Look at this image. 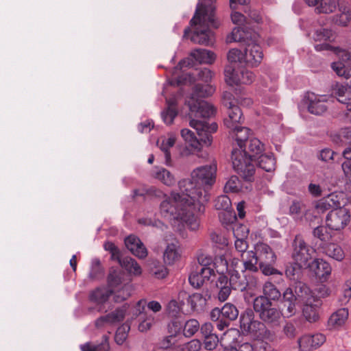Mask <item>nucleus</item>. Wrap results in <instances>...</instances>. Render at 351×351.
<instances>
[{
    "label": "nucleus",
    "instance_id": "obj_1",
    "mask_svg": "<svg viewBox=\"0 0 351 351\" xmlns=\"http://www.w3.org/2000/svg\"><path fill=\"white\" fill-rule=\"evenodd\" d=\"M216 169L215 165L197 167L191 172V180L184 179L178 182L181 195L191 198L199 211L203 210L204 204L208 201L206 187L215 182Z\"/></svg>",
    "mask_w": 351,
    "mask_h": 351
},
{
    "label": "nucleus",
    "instance_id": "obj_2",
    "mask_svg": "<svg viewBox=\"0 0 351 351\" xmlns=\"http://www.w3.org/2000/svg\"><path fill=\"white\" fill-rule=\"evenodd\" d=\"M195 208L194 202L191 198L172 192L170 197L164 200L160 206L161 215L169 221H180L185 223L191 230L199 228V221L194 215V212L203 213Z\"/></svg>",
    "mask_w": 351,
    "mask_h": 351
},
{
    "label": "nucleus",
    "instance_id": "obj_3",
    "mask_svg": "<svg viewBox=\"0 0 351 351\" xmlns=\"http://www.w3.org/2000/svg\"><path fill=\"white\" fill-rule=\"evenodd\" d=\"M217 0H199L197 5L194 16L191 20V25H199L191 40L197 44L204 45H213L214 43V34L206 27L218 28L220 22L215 15V6L213 3Z\"/></svg>",
    "mask_w": 351,
    "mask_h": 351
},
{
    "label": "nucleus",
    "instance_id": "obj_4",
    "mask_svg": "<svg viewBox=\"0 0 351 351\" xmlns=\"http://www.w3.org/2000/svg\"><path fill=\"white\" fill-rule=\"evenodd\" d=\"M232 162L234 171L245 181L251 182L254 180L255 167L252 162V157L247 154L243 149H234L232 152Z\"/></svg>",
    "mask_w": 351,
    "mask_h": 351
},
{
    "label": "nucleus",
    "instance_id": "obj_5",
    "mask_svg": "<svg viewBox=\"0 0 351 351\" xmlns=\"http://www.w3.org/2000/svg\"><path fill=\"white\" fill-rule=\"evenodd\" d=\"M225 80L230 86L239 84H250L255 79V75L250 70L241 69L237 70L233 65H228L224 71Z\"/></svg>",
    "mask_w": 351,
    "mask_h": 351
},
{
    "label": "nucleus",
    "instance_id": "obj_6",
    "mask_svg": "<svg viewBox=\"0 0 351 351\" xmlns=\"http://www.w3.org/2000/svg\"><path fill=\"white\" fill-rule=\"evenodd\" d=\"M189 108V117L190 120L197 118H209L215 112L213 105L202 99H195L194 96L187 100Z\"/></svg>",
    "mask_w": 351,
    "mask_h": 351
},
{
    "label": "nucleus",
    "instance_id": "obj_7",
    "mask_svg": "<svg viewBox=\"0 0 351 351\" xmlns=\"http://www.w3.org/2000/svg\"><path fill=\"white\" fill-rule=\"evenodd\" d=\"M350 220V214L348 208L340 207L331 210L326 217V224L333 230L344 228Z\"/></svg>",
    "mask_w": 351,
    "mask_h": 351
},
{
    "label": "nucleus",
    "instance_id": "obj_8",
    "mask_svg": "<svg viewBox=\"0 0 351 351\" xmlns=\"http://www.w3.org/2000/svg\"><path fill=\"white\" fill-rule=\"evenodd\" d=\"M189 125L194 128L199 136L200 149L202 145L210 146L213 142L212 132H215L217 130V124L212 123L208 124L205 121H199L197 119H191L189 121Z\"/></svg>",
    "mask_w": 351,
    "mask_h": 351
},
{
    "label": "nucleus",
    "instance_id": "obj_9",
    "mask_svg": "<svg viewBox=\"0 0 351 351\" xmlns=\"http://www.w3.org/2000/svg\"><path fill=\"white\" fill-rule=\"evenodd\" d=\"M240 328L244 335H251L254 337L259 336L260 332L264 330V323L254 319V315L252 310L245 311L240 317Z\"/></svg>",
    "mask_w": 351,
    "mask_h": 351
},
{
    "label": "nucleus",
    "instance_id": "obj_10",
    "mask_svg": "<svg viewBox=\"0 0 351 351\" xmlns=\"http://www.w3.org/2000/svg\"><path fill=\"white\" fill-rule=\"evenodd\" d=\"M293 252L292 257L295 262L302 266H307L310 264L308 261L311 259L313 249L310 248L301 236L297 235L293 243Z\"/></svg>",
    "mask_w": 351,
    "mask_h": 351
},
{
    "label": "nucleus",
    "instance_id": "obj_11",
    "mask_svg": "<svg viewBox=\"0 0 351 351\" xmlns=\"http://www.w3.org/2000/svg\"><path fill=\"white\" fill-rule=\"evenodd\" d=\"M326 341V337L321 333L305 335L298 340L300 351H310L320 347Z\"/></svg>",
    "mask_w": 351,
    "mask_h": 351
},
{
    "label": "nucleus",
    "instance_id": "obj_12",
    "mask_svg": "<svg viewBox=\"0 0 351 351\" xmlns=\"http://www.w3.org/2000/svg\"><path fill=\"white\" fill-rule=\"evenodd\" d=\"M245 272V271H242V274H240L234 269L230 270V277L228 282L234 289L243 291L247 286L254 284L253 276H247Z\"/></svg>",
    "mask_w": 351,
    "mask_h": 351
},
{
    "label": "nucleus",
    "instance_id": "obj_13",
    "mask_svg": "<svg viewBox=\"0 0 351 351\" xmlns=\"http://www.w3.org/2000/svg\"><path fill=\"white\" fill-rule=\"evenodd\" d=\"M214 275V270L209 267H196L189 278L190 284L195 288L200 287Z\"/></svg>",
    "mask_w": 351,
    "mask_h": 351
},
{
    "label": "nucleus",
    "instance_id": "obj_14",
    "mask_svg": "<svg viewBox=\"0 0 351 351\" xmlns=\"http://www.w3.org/2000/svg\"><path fill=\"white\" fill-rule=\"evenodd\" d=\"M321 282H326L331 274L332 268L328 263L322 258H316L308 266Z\"/></svg>",
    "mask_w": 351,
    "mask_h": 351
},
{
    "label": "nucleus",
    "instance_id": "obj_15",
    "mask_svg": "<svg viewBox=\"0 0 351 351\" xmlns=\"http://www.w3.org/2000/svg\"><path fill=\"white\" fill-rule=\"evenodd\" d=\"M224 104L228 107V117L224 120V124L228 128L236 127L239 125L243 120V114L237 106L232 101L225 100Z\"/></svg>",
    "mask_w": 351,
    "mask_h": 351
},
{
    "label": "nucleus",
    "instance_id": "obj_16",
    "mask_svg": "<svg viewBox=\"0 0 351 351\" xmlns=\"http://www.w3.org/2000/svg\"><path fill=\"white\" fill-rule=\"evenodd\" d=\"M342 195L332 193L319 199L315 206L318 212L324 213L329 209H336L341 206Z\"/></svg>",
    "mask_w": 351,
    "mask_h": 351
},
{
    "label": "nucleus",
    "instance_id": "obj_17",
    "mask_svg": "<svg viewBox=\"0 0 351 351\" xmlns=\"http://www.w3.org/2000/svg\"><path fill=\"white\" fill-rule=\"evenodd\" d=\"M263 58V51L256 43H249L245 51V63L252 66L258 65Z\"/></svg>",
    "mask_w": 351,
    "mask_h": 351
},
{
    "label": "nucleus",
    "instance_id": "obj_18",
    "mask_svg": "<svg viewBox=\"0 0 351 351\" xmlns=\"http://www.w3.org/2000/svg\"><path fill=\"white\" fill-rule=\"evenodd\" d=\"M125 315V308L123 306L106 315L101 316L96 319L95 326L97 328H102L108 325L114 324L122 321Z\"/></svg>",
    "mask_w": 351,
    "mask_h": 351
},
{
    "label": "nucleus",
    "instance_id": "obj_19",
    "mask_svg": "<svg viewBox=\"0 0 351 351\" xmlns=\"http://www.w3.org/2000/svg\"><path fill=\"white\" fill-rule=\"evenodd\" d=\"M309 289L305 285L300 284L295 288V294L292 289L287 288L282 293L283 302L298 303V301H303L306 299V295H308Z\"/></svg>",
    "mask_w": 351,
    "mask_h": 351
},
{
    "label": "nucleus",
    "instance_id": "obj_20",
    "mask_svg": "<svg viewBox=\"0 0 351 351\" xmlns=\"http://www.w3.org/2000/svg\"><path fill=\"white\" fill-rule=\"evenodd\" d=\"M308 100L309 101L308 109L311 114L319 115L326 111L328 101L326 96L315 95L311 93L308 95Z\"/></svg>",
    "mask_w": 351,
    "mask_h": 351
},
{
    "label": "nucleus",
    "instance_id": "obj_21",
    "mask_svg": "<svg viewBox=\"0 0 351 351\" xmlns=\"http://www.w3.org/2000/svg\"><path fill=\"white\" fill-rule=\"evenodd\" d=\"M306 3L315 8L317 14H330L335 11L338 0H305Z\"/></svg>",
    "mask_w": 351,
    "mask_h": 351
},
{
    "label": "nucleus",
    "instance_id": "obj_22",
    "mask_svg": "<svg viewBox=\"0 0 351 351\" xmlns=\"http://www.w3.org/2000/svg\"><path fill=\"white\" fill-rule=\"evenodd\" d=\"M126 247L139 258H145L147 256V250L141 240L133 235L128 237L125 239Z\"/></svg>",
    "mask_w": 351,
    "mask_h": 351
},
{
    "label": "nucleus",
    "instance_id": "obj_23",
    "mask_svg": "<svg viewBox=\"0 0 351 351\" xmlns=\"http://www.w3.org/2000/svg\"><path fill=\"white\" fill-rule=\"evenodd\" d=\"M256 254L259 263H275L276 256L271 248L265 243H258L256 246Z\"/></svg>",
    "mask_w": 351,
    "mask_h": 351
},
{
    "label": "nucleus",
    "instance_id": "obj_24",
    "mask_svg": "<svg viewBox=\"0 0 351 351\" xmlns=\"http://www.w3.org/2000/svg\"><path fill=\"white\" fill-rule=\"evenodd\" d=\"M152 176L168 186H171L176 183L174 176L163 167H154L152 172Z\"/></svg>",
    "mask_w": 351,
    "mask_h": 351
},
{
    "label": "nucleus",
    "instance_id": "obj_25",
    "mask_svg": "<svg viewBox=\"0 0 351 351\" xmlns=\"http://www.w3.org/2000/svg\"><path fill=\"white\" fill-rule=\"evenodd\" d=\"M312 297L308 292V295H306V299L303 300L305 302L302 313L306 320L308 322H315L319 319V315L317 313V306L311 304Z\"/></svg>",
    "mask_w": 351,
    "mask_h": 351
},
{
    "label": "nucleus",
    "instance_id": "obj_26",
    "mask_svg": "<svg viewBox=\"0 0 351 351\" xmlns=\"http://www.w3.org/2000/svg\"><path fill=\"white\" fill-rule=\"evenodd\" d=\"M175 143L176 137L173 134H170L168 137H161L157 142L160 149L164 152L166 165L170 166L171 165V157L169 149L173 147Z\"/></svg>",
    "mask_w": 351,
    "mask_h": 351
},
{
    "label": "nucleus",
    "instance_id": "obj_27",
    "mask_svg": "<svg viewBox=\"0 0 351 351\" xmlns=\"http://www.w3.org/2000/svg\"><path fill=\"white\" fill-rule=\"evenodd\" d=\"M245 184H242L237 176H231L226 182L224 190L226 193H237L239 191L246 192L252 189L250 182H247Z\"/></svg>",
    "mask_w": 351,
    "mask_h": 351
},
{
    "label": "nucleus",
    "instance_id": "obj_28",
    "mask_svg": "<svg viewBox=\"0 0 351 351\" xmlns=\"http://www.w3.org/2000/svg\"><path fill=\"white\" fill-rule=\"evenodd\" d=\"M181 257L178 246L175 243L167 245L163 252V261L166 265H172L178 262Z\"/></svg>",
    "mask_w": 351,
    "mask_h": 351
},
{
    "label": "nucleus",
    "instance_id": "obj_29",
    "mask_svg": "<svg viewBox=\"0 0 351 351\" xmlns=\"http://www.w3.org/2000/svg\"><path fill=\"white\" fill-rule=\"evenodd\" d=\"M230 134L234 138L238 146L239 149H242L244 145V142L248 138L250 130L247 128L241 127L239 125L236 127L230 128Z\"/></svg>",
    "mask_w": 351,
    "mask_h": 351
},
{
    "label": "nucleus",
    "instance_id": "obj_30",
    "mask_svg": "<svg viewBox=\"0 0 351 351\" xmlns=\"http://www.w3.org/2000/svg\"><path fill=\"white\" fill-rule=\"evenodd\" d=\"M282 315V312L272 305L259 318L266 324L278 325Z\"/></svg>",
    "mask_w": 351,
    "mask_h": 351
},
{
    "label": "nucleus",
    "instance_id": "obj_31",
    "mask_svg": "<svg viewBox=\"0 0 351 351\" xmlns=\"http://www.w3.org/2000/svg\"><path fill=\"white\" fill-rule=\"evenodd\" d=\"M243 263L245 271H250L256 272L258 271L257 263L258 261L256 252L254 251H247L246 253L241 254Z\"/></svg>",
    "mask_w": 351,
    "mask_h": 351
},
{
    "label": "nucleus",
    "instance_id": "obj_32",
    "mask_svg": "<svg viewBox=\"0 0 351 351\" xmlns=\"http://www.w3.org/2000/svg\"><path fill=\"white\" fill-rule=\"evenodd\" d=\"M228 278L226 276L220 275L219 276L216 286L219 289L218 298L221 302L226 300L231 293V288L228 285Z\"/></svg>",
    "mask_w": 351,
    "mask_h": 351
},
{
    "label": "nucleus",
    "instance_id": "obj_33",
    "mask_svg": "<svg viewBox=\"0 0 351 351\" xmlns=\"http://www.w3.org/2000/svg\"><path fill=\"white\" fill-rule=\"evenodd\" d=\"M191 56L201 64H212L215 60V56L213 52L203 49H197L193 51L191 53Z\"/></svg>",
    "mask_w": 351,
    "mask_h": 351
},
{
    "label": "nucleus",
    "instance_id": "obj_34",
    "mask_svg": "<svg viewBox=\"0 0 351 351\" xmlns=\"http://www.w3.org/2000/svg\"><path fill=\"white\" fill-rule=\"evenodd\" d=\"M243 232V237H246L247 235L248 231L245 226H240L237 227L236 229L233 230L234 237H236V240L234 242V246L237 251L241 254L246 253L247 251V249L248 247V245L247 241L243 238H239V231Z\"/></svg>",
    "mask_w": 351,
    "mask_h": 351
},
{
    "label": "nucleus",
    "instance_id": "obj_35",
    "mask_svg": "<svg viewBox=\"0 0 351 351\" xmlns=\"http://www.w3.org/2000/svg\"><path fill=\"white\" fill-rule=\"evenodd\" d=\"M119 263L123 268L127 270L132 275L140 276L142 273L141 266L134 259L130 257L119 259Z\"/></svg>",
    "mask_w": 351,
    "mask_h": 351
},
{
    "label": "nucleus",
    "instance_id": "obj_36",
    "mask_svg": "<svg viewBox=\"0 0 351 351\" xmlns=\"http://www.w3.org/2000/svg\"><path fill=\"white\" fill-rule=\"evenodd\" d=\"M348 317V310L346 308H342L337 310L332 314L328 323L333 327H339L342 326Z\"/></svg>",
    "mask_w": 351,
    "mask_h": 351
},
{
    "label": "nucleus",
    "instance_id": "obj_37",
    "mask_svg": "<svg viewBox=\"0 0 351 351\" xmlns=\"http://www.w3.org/2000/svg\"><path fill=\"white\" fill-rule=\"evenodd\" d=\"M272 305L271 300L265 296H257L253 301L254 310L258 315V317H260Z\"/></svg>",
    "mask_w": 351,
    "mask_h": 351
},
{
    "label": "nucleus",
    "instance_id": "obj_38",
    "mask_svg": "<svg viewBox=\"0 0 351 351\" xmlns=\"http://www.w3.org/2000/svg\"><path fill=\"white\" fill-rule=\"evenodd\" d=\"M181 136L194 152H200V143L192 131L187 128L182 129L181 130Z\"/></svg>",
    "mask_w": 351,
    "mask_h": 351
},
{
    "label": "nucleus",
    "instance_id": "obj_39",
    "mask_svg": "<svg viewBox=\"0 0 351 351\" xmlns=\"http://www.w3.org/2000/svg\"><path fill=\"white\" fill-rule=\"evenodd\" d=\"M177 114L175 101L173 99L168 100L167 109L161 113L164 122L167 125L171 124Z\"/></svg>",
    "mask_w": 351,
    "mask_h": 351
},
{
    "label": "nucleus",
    "instance_id": "obj_40",
    "mask_svg": "<svg viewBox=\"0 0 351 351\" xmlns=\"http://www.w3.org/2000/svg\"><path fill=\"white\" fill-rule=\"evenodd\" d=\"M263 295L269 300H278L281 296L280 291L269 281L265 282L263 287Z\"/></svg>",
    "mask_w": 351,
    "mask_h": 351
},
{
    "label": "nucleus",
    "instance_id": "obj_41",
    "mask_svg": "<svg viewBox=\"0 0 351 351\" xmlns=\"http://www.w3.org/2000/svg\"><path fill=\"white\" fill-rule=\"evenodd\" d=\"M111 294H112L111 290L106 288H97L90 293V298L92 301L101 304L105 302Z\"/></svg>",
    "mask_w": 351,
    "mask_h": 351
},
{
    "label": "nucleus",
    "instance_id": "obj_42",
    "mask_svg": "<svg viewBox=\"0 0 351 351\" xmlns=\"http://www.w3.org/2000/svg\"><path fill=\"white\" fill-rule=\"evenodd\" d=\"M214 91L215 88L212 86L208 84L204 86L197 84L195 86L193 92L190 97H193L194 96L195 99H200L199 98L211 95Z\"/></svg>",
    "mask_w": 351,
    "mask_h": 351
},
{
    "label": "nucleus",
    "instance_id": "obj_43",
    "mask_svg": "<svg viewBox=\"0 0 351 351\" xmlns=\"http://www.w3.org/2000/svg\"><path fill=\"white\" fill-rule=\"evenodd\" d=\"M340 13L335 16V23L341 26H347L351 23V10L347 6L339 8Z\"/></svg>",
    "mask_w": 351,
    "mask_h": 351
},
{
    "label": "nucleus",
    "instance_id": "obj_44",
    "mask_svg": "<svg viewBox=\"0 0 351 351\" xmlns=\"http://www.w3.org/2000/svg\"><path fill=\"white\" fill-rule=\"evenodd\" d=\"M108 341V337L104 335V340L100 344L94 345L90 343H87L81 346V350L82 351H109L110 347Z\"/></svg>",
    "mask_w": 351,
    "mask_h": 351
},
{
    "label": "nucleus",
    "instance_id": "obj_45",
    "mask_svg": "<svg viewBox=\"0 0 351 351\" xmlns=\"http://www.w3.org/2000/svg\"><path fill=\"white\" fill-rule=\"evenodd\" d=\"M325 252L328 256L339 261H342L345 256L341 247L334 243L328 244L325 249Z\"/></svg>",
    "mask_w": 351,
    "mask_h": 351
},
{
    "label": "nucleus",
    "instance_id": "obj_46",
    "mask_svg": "<svg viewBox=\"0 0 351 351\" xmlns=\"http://www.w3.org/2000/svg\"><path fill=\"white\" fill-rule=\"evenodd\" d=\"M150 271L151 274L158 279L165 278L169 273L167 267L156 261H152Z\"/></svg>",
    "mask_w": 351,
    "mask_h": 351
},
{
    "label": "nucleus",
    "instance_id": "obj_47",
    "mask_svg": "<svg viewBox=\"0 0 351 351\" xmlns=\"http://www.w3.org/2000/svg\"><path fill=\"white\" fill-rule=\"evenodd\" d=\"M331 67L339 76L351 80V66H346L343 62H336L331 64Z\"/></svg>",
    "mask_w": 351,
    "mask_h": 351
},
{
    "label": "nucleus",
    "instance_id": "obj_48",
    "mask_svg": "<svg viewBox=\"0 0 351 351\" xmlns=\"http://www.w3.org/2000/svg\"><path fill=\"white\" fill-rule=\"evenodd\" d=\"M131 285H124L120 289L112 291L114 294V300L116 302H121L128 299L131 295Z\"/></svg>",
    "mask_w": 351,
    "mask_h": 351
},
{
    "label": "nucleus",
    "instance_id": "obj_49",
    "mask_svg": "<svg viewBox=\"0 0 351 351\" xmlns=\"http://www.w3.org/2000/svg\"><path fill=\"white\" fill-rule=\"evenodd\" d=\"M199 330V323L195 319L186 321L183 328V334L186 337L193 336Z\"/></svg>",
    "mask_w": 351,
    "mask_h": 351
},
{
    "label": "nucleus",
    "instance_id": "obj_50",
    "mask_svg": "<svg viewBox=\"0 0 351 351\" xmlns=\"http://www.w3.org/2000/svg\"><path fill=\"white\" fill-rule=\"evenodd\" d=\"M221 316L229 320H234L239 315V311L237 307L230 303H226L221 308Z\"/></svg>",
    "mask_w": 351,
    "mask_h": 351
},
{
    "label": "nucleus",
    "instance_id": "obj_51",
    "mask_svg": "<svg viewBox=\"0 0 351 351\" xmlns=\"http://www.w3.org/2000/svg\"><path fill=\"white\" fill-rule=\"evenodd\" d=\"M258 164L260 168L268 172L275 169V160L271 156L261 155L258 158Z\"/></svg>",
    "mask_w": 351,
    "mask_h": 351
},
{
    "label": "nucleus",
    "instance_id": "obj_52",
    "mask_svg": "<svg viewBox=\"0 0 351 351\" xmlns=\"http://www.w3.org/2000/svg\"><path fill=\"white\" fill-rule=\"evenodd\" d=\"M214 264L217 271L219 274V276L223 275L224 272H229L230 270H231L229 269L226 254L216 256L214 261Z\"/></svg>",
    "mask_w": 351,
    "mask_h": 351
},
{
    "label": "nucleus",
    "instance_id": "obj_53",
    "mask_svg": "<svg viewBox=\"0 0 351 351\" xmlns=\"http://www.w3.org/2000/svg\"><path fill=\"white\" fill-rule=\"evenodd\" d=\"M313 38L316 41L326 42L334 40V34L328 29H320L315 32Z\"/></svg>",
    "mask_w": 351,
    "mask_h": 351
},
{
    "label": "nucleus",
    "instance_id": "obj_54",
    "mask_svg": "<svg viewBox=\"0 0 351 351\" xmlns=\"http://www.w3.org/2000/svg\"><path fill=\"white\" fill-rule=\"evenodd\" d=\"M351 299V278L347 280L342 287V293L339 296V302L342 304H348Z\"/></svg>",
    "mask_w": 351,
    "mask_h": 351
},
{
    "label": "nucleus",
    "instance_id": "obj_55",
    "mask_svg": "<svg viewBox=\"0 0 351 351\" xmlns=\"http://www.w3.org/2000/svg\"><path fill=\"white\" fill-rule=\"evenodd\" d=\"M345 161L342 163V169L351 181V149L347 148L343 152Z\"/></svg>",
    "mask_w": 351,
    "mask_h": 351
},
{
    "label": "nucleus",
    "instance_id": "obj_56",
    "mask_svg": "<svg viewBox=\"0 0 351 351\" xmlns=\"http://www.w3.org/2000/svg\"><path fill=\"white\" fill-rule=\"evenodd\" d=\"M130 326L128 324H124L118 328L114 339L117 343L121 345L126 340Z\"/></svg>",
    "mask_w": 351,
    "mask_h": 351
},
{
    "label": "nucleus",
    "instance_id": "obj_57",
    "mask_svg": "<svg viewBox=\"0 0 351 351\" xmlns=\"http://www.w3.org/2000/svg\"><path fill=\"white\" fill-rule=\"evenodd\" d=\"M248 149L249 152L252 153L250 156L255 157L263 152L264 146L258 138H253L249 142Z\"/></svg>",
    "mask_w": 351,
    "mask_h": 351
},
{
    "label": "nucleus",
    "instance_id": "obj_58",
    "mask_svg": "<svg viewBox=\"0 0 351 351\" xmlns=\"http://www.w3.org/2000/svg\"><path fill=\"white\" fill-rule=\"evenodd\" d=\"M141 319L142 321L138 325V330L143 332L149 330L155 322L154 317L152 314H144Z\"/></svg>",
    "mask_w": 351,
    "mask_h": 351
},
{
    "label": "nucleus",
    "instance_id": "obj_59",
    "mask_svg": "<svg viewBox=\"0 0 351 351\" xmlns=\"http://www.w3.org/2000/svg\"><path fill=\"white\" fill-rule=\"evenodd\" d=\"M215 208L217 210H228L231 208V201L227 195H220L215 200Z\"/></svg>",
    "mask_w": 351,
    "mask_h": 351
},
{
    "label": "nucleus",
    "instance_id": "obj_60",
    "mask_svg": "<svg viewBox=\"0 0 351 351\" xmlns=\"http://www.w3.org/2000/svg\"><path fill=\"white\" fill-rule=\"evenodd\" d=\"M181 338L180 335H176L171 334L169 336L165 337L160 342V346L162 348L166 350L171 349L172 347H175L176 344L180 341Z\"/></svg>",
    "mask_w": 351,
    "mask_h": 351
},
{
    "label": "nucleus",
    "instance_id": "obj_61",
    "mask_svg": "<svg viewBox=\"0 0 351 351\" xmlns=\"http://www.w3.org/2000/svg\"><path fill=\"white\" fill-rule=\"evenodd\" d=\"M228 60L231 64L243 63L245 62V54L239 49H232L228 53Z\"/></svg>",
    "mask_w": 351,
    "mask_h": 351
},
{
    "label": "nucleus",
    "instance_id": "obj_62",
    "mask_svg": "<svg viewBox=\"0 0 351 351\" xmlns=\"http://www.w3.org/2000/svg\"><path fill=\"white\" fill-rule=\"evenodd\" d=\"M182 308L183 306L176 299H173L168 303L167 311L169 315L176 317L182 312Z\"/></svg>",
    "mask_w": 351,
    "mask_h": 351
},
{
    "label": "nucleus",
    "instance_id": "obj_63",
    "mask_svg": "<svg viewBox=\"0 0 351 351\" xmlns=\"http://www.w3.org/2000/svg\"><path fill=\"white\" fill-rule=\"evenodd\" d=\"M297 304L298 303L281 302L282 315L287 318L293 316L297 312Z\"/></svg>",
    "mask_w": 351,
    "mask_h": 351
},
{
    "label": "nucleus",
    "instance_id": "obj_64",
    "mask_svg": "<svg viewBox=\"0 0 351 351\" xmlns=\"http://www.w3.org/2000/svg\"><path fill=\"white\" fill-rule=\"evenodd\" d=\"M205 298L200 293H193L189 297V304L193 310H195L198 306H202L205 303Z\"/></svg>",
    "mask_w": 351,
    "mask_h": 351
}]
</instances>
